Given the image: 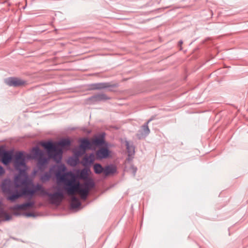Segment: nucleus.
Listing matches in <instances>:
<instances>
[{
	"mask_svg": "<svg viewBox=\"0 0 248 248\" xmlns=\"http://www.w3.org/2000/svg\"><path fill=\"white\" fill-rule=\"evenodd\" d=\"M34 204L33 202H28L21 204H17L15 205L13 209L14 210H26L29 208L31 207Z\"/></svg>",
	"mask_w": 248,
	"mask_h": 248,
	"instance_id": "obj_10",
	"label": "nucleus"
},
{
	"mask_svg": "<svg viewBox=\"0 0 248 248\" xmlns=\"http://www.w3.org/2000/svg\"><path fill=\"white\" fill-rule=\"evenodd\" d=\"M110 151L107 148L102 147L98 150L96 152V158L97 159L107 158L109 156Z\"/></svg>",
	"mask_w": 248,
	"mask_h": 248,
	"instance_id": "obj_7",
	"label": "nucleus"
},
{
	"mask_svg": "<svg viewBox=\"0 0 248 248\" xmlns=\"http://www.w3.org/2000/svg\"><path fill=\"white\" fill-rule=\"evenodd\" d=\"M182 44H183V41L182 40H180L178 43V45L181 46V45H182Z\"/></svg>",
	"mask_w": 248,
	"mask_h": 248,
	"instance_id": "obj_32",
	"label": "nucleus"
},
{
	"mask_svg": "<svg viewBox=\"0 0 248 248\" xmlns=\"http://www.w3.org/2000/svg\"><path fill=\"white\" fill-rule=\"evenodd\" d=\"M125 145L126 146L128 156H131L134 155L135 153L134 147L132 144H130L128 141H125Z\"/></svg>",
	"mask_w": 248,
	"mask_h": 248,
	"instance_id": "obj_21",
	"label": "nucleus"
},
{
	"mask_svg": "<svg viewBox=\"0 0 248 248\" xmlns=\"http://www.w3.org/2000/svg\"><path fill=\"white\" fill-rule=\"evenodd\" d=\"M133 169L134 175H135V173H136V170H137V169L133 167Z\"/></svg>",
	"mask_w": 248,
	"mask_h": 248,
	"instance_id": "obj_33",
	"label": "nucleus"
},
{
	"mask_svg": "<svg viewBox=\"0 0 248 248\" xmlns=\"http://www.w3.org/2000/svg\"><path fill=\"white\" fill-rule=\"evenodd\" d=\"M15 168L19 171V174L14 179L15 187L26 186L29 184V179L26 172L25 156L23 152H19L15 154Z\"/></svg>",
	"mask_w": 248,
	"mask_h": 248,
	"instance_id": "obj_2",
	"label": "nucleus"
},
{
	"mask_svg": "<svg viewBox=\"0 0 248 248\" xmlns=\"http://www.w3.org/2000/svg\"><path fill=\"white\" fill-rule=\"evenodd\" d=\"M38 161V165L41 166H43L47 163L48 159L44 157L43 156L39 157L37 158Z\"/></svg>",
	"mask_w": 248,
	"mask_h": 248,
	"instance_id": "obj_26",
	"label": "nucleus"
},
{
	"mask_svg": "<svg viewBox=\"0 0 248 248\" xmlns=\"http://www.w3.org/2000/svg\"><path fill=\"white\" fill-rule=\"evenodd\" d=\"M32 153L33 155V158L36 159L44 155L43 152L38 147H34L32 149Z\"/></svg>",
	"mask_w": 248,
	"mask_h": 248,
	"instance_id": "obj_19",
	"label": "nucleus"
},
{
	"mask_svg": "<svg viewBox=\"0 0 248 248\" xmlns=\"http://www.w3.org/2000/svg\"><path fill=\"white\" fill-rule=\"evenodd\" d=\"M33 190L34 191V193L36 192L39 191L40 194L43 196H45L46 194H47V191L45 190V189L43 187V186L39 184L35 186H33Z\"/></svg>",
	"mask_w": 248,
	"mask_h": 248,
	"instance_id": "obj_15",
	"label": "nucleus"
},
{
	"mask_svg": "<svg viewBox=\"0 0 248 248\" xmlns=\"http://www.w3.org/2000/svg\"><path fill=\"white\" fill-rule=\"evenodd\" d=\"M78 157H76L75 158H69V159L68 160L69 163L71 166H75L77 165V164L78 163Z\"/></svg>",
	"mask_w": 248,
	"mask_h": 248,
	"instance_id": "obj_27",
	"label": "nucleus"
},
{
	"mask_svg": "<svg viewBox=\"0 0 248 248\" xmlns=\"http://www.w3.org/2000/svg\"><path fill=\"white\" fill-rule=\"evenodd\" d=\"M116 171V168L113 165H109L104 168V174L107 176Z\"/></svg>",
	"mask_w": 248,
	"mask_h": 248,
	"instance_id": "obj_16",
	"label": "nucleus"
},
{
	"mask_svg": "<svg viewBox=\"0 0 248 248\" xmlns=\"http://www.w3.org/2000/svg\"><path fill=\"white\" fill-rule=\"evenodd\" d=\"M94 159V155L93 153L90 154L89 155H86L83 157L81 163L85 167H89L93 163Z\"/></svg>",
	"mask_w": 248,
	"mask_h": 248,
	"instance_id": "obj_8",
	"label": "nucleus"
},
{
	"mask_svg": "<svg viewBox=\"0 0 248 248\" xmlns=\"http://www.w3.org/2000/svg\"><path fill=\"white\" fill-rule=\"evenodd\" d=\"M93 169L95 173L96 174H100L102 172L104 173V168L100 164H95L93 166Z\"/></svg>",
	"mask_w": 248,
	"mask_h": 248,
	"instance_id": "obj_24",
	"label": "nucleus"
},
{
	"mask_svg": "<svg viewBox=\"0 0 248 248\" xmlns=\"http://www.w3.org/2000/svg\"><path fill=\"white\" fill-rule=\"evenodd\" d=\"M81 203L79 200L75 196H73L71 199V206L73 209L78 207Z\"/></svg>",
	"mask_w": 248,
	"mask_h": 248,
	"instance_id": "obj_23",
	"label": "nucleus"
},
{
	"mask_svg": "<svg viewBox=\"0 0 248 248\" xmlns=\"http://www.w3.org/2000/svg\"><path fill=\"white\" fill-rule=\"evenodd\" d=\"M70 141L68 139H63L58 143V146L51 142H46L42 143V146L47 150L49 158L53 159L56 162L59 163L62 158V150L59 146L64 147L69 146Z\"/></svg>",
	"mask_w": 248,
	"mask_h": 248,
	"instance_id": "obj_3",
	"label": "nucleus"
},
{
	"mask_svg": "<svg viewBox=\"0 0 248 248\" xmlns=\"http://www.w3.org/2000/svg\"><path fill=\"white\" fill-rule=\"evenodd\" d=\"M93 97L96 101L106 100L109 99V98L107 97L105 94L104 93L97 94Z\"/></svg>",
	"mask_w": 248,
	"mask_h": 248,
	"instance_id": "obj_25",
	"label": "nucleus"
},
{
	"mask_svg": "<svg viewBox=\"0 0 248 248\" xmlns=\"http://www.w3.org/2000/svg\"><path fill=\"white\" fill-rule=\"evenodd\" d=\"M1 189L4 193L10 195L7 196V199L12 202H15L22 196L21 192L18 191L17 188L15 187L13 191L11 189V186L10 184V182L7 181L3 182L1 185Z\"/></svg>",
	"mask_w": 248,
	"mask_h": 248,
	"instance_id": "obj_4",
	"label": "nucleus"
},
{
	"mask_svg": "<svg viewBox=\"0 0 248 248\" xmlns=\"http://www.w3.org/2000/svg\"><path fill=\"white\" fill-rule=\"evenodd\" d=\"M85 150H83L80 148V149H78V150H75V154L76 155H77V156H79L82 155L83 154H84L85 153Z\"/></svg>",
	"mask_w": 248,
	"mask_h": 248,
	"instance_id": "obj_28",
	"label": "nucleus"
},
{
	"mask_svg": "<svg viewBox=\"0 0 248 248\" xmlns=\"http://www.w3.org/2000/svg\"><path fill=\"white\" fill-rule=\"evenodd\" d=\"M80 148L85 151L87 149H90V142L86 139L81 140L80 141Z\"/></svg>",
	"mask_w": 248,
	"mask_h": 248,
	"instance_id": "obj_17",
	"label": "nucleus"
},
{
	"mask_svg": "<svg viewBox=\"0 0 248 248\" xmlns=\"http://www.w3.org/2000/svg\"><path fill=\"white\" fill-rule=\"evenodd\" d=\"M4 172L5 171L3 168L1 166H0V176L2 175Z\"/></svg>",
	"mask_w": 248,
	"mask_h": 248,
	"instance_id": "obj_29",
	"label": "nucleus"
},
{
	"mask_svg": "<svg viewBox=\"0 0 248 248\" xmlns=\"http://www.w3.org/2000/svg\"><path fill=\"white\" fill-rule=\"evenodd\" d=\"M2 157V162L4 165L8 164L12 160V154L10 152L6 151L3 154Z\"/></svg>",
	"mask_w": 248,
	"mask_h": 248,
	"instance_id": "obj_12",
	"label": "nucleus"
},
{
	"mask_svg": "<svg viewBox=\"0 0 248 248\" xmlns=\"http://www.w3.org/2000/svg\"><path fill=\"white\" fill-rule=\"evenodd\" d=\"M66 168L64 165H61L59 168V170L56 173V177L58 181L64 183V189L69 195H73L76 192L80 195L81 199H86L89 190L94 186L93 180L91 178L84 180L83 184H80L79 182H76L75 175L71 172L62 173L64 172Z\"/></svg>",
	"mask_w": 248,
	"mask_h": 248,
	"instance_id": "obj_1",
	"label": "nucleus"
},
{
	"mask_svg": "<svg viewBox=\"0 0 248 248\" xmlns=\"http://www.w3.org/2000/svg\"><path fill=\"white\" fill-rule=\"evenodd\" d=\"M151 121L149 120L146 124L143 125L141 127V129L139 131V133L137 134V136L139 139H143L145 138L150 133V129L148 126V123Z\"/></svg>",
	"mask_w": 248,
	"mask_h": 248,
	"instance_id": "obj_9",
	"label": "nucleus"
},
{
	"mask_svg": "<svg viewBox=\"0 0 248 248\" xmlns=\"http://www.w3.org/2000/svg\"><path fill=\"white\" fill-rule=\"evenodd\" d=\"M0 217L4 221H8L11 219L12 215L7 213L5 210H0Z\"/></svg>",
	"mask_w": 248,
	"mask_h": 248,
	"instance_id": "obj_20",
	"label": "nucleus"
},
{
	"mask_svg": "<svg viewBox=\"0 0 248 248\" xmlns=\"http://www.w3.org/2000/svg\"><path fill=\"white\" fill-rule=\"evenodd\" d=\"M26 216L28 217H34V215L32 213H27V214H26Z\"/></svg>",
	"mask_w": 248,
	"mask_h": 248,
	"instance_id": "obj_31",
	"label": "nucleus"
},
{
	"mask_svg": "<svg viewBox=\"0 0 248 248\" xmlns=\"http://www.w3.org/2000/svg\"><path fill=\"white\" fill-rule=\"evenodd\" d=\"M5 82L10 86L17 87L23 85L24 81L18 78L11 77L5 79Z\"/></svg>",
	"mask_w": 248,
	"mask_h": 248,
	"instance_id": "obj_6",
	"label": "nucleus"
},
{
	"mask_svg": "<svg viewBox=\"0 0 248 248\" xmlns=\"http://www.w3.org/2000/svg\"><path fill=\"white\" fill-rule=\"evenodd\" d=\"M104 133L101 134L92 140V143L96 145H103L104 143Z\"/></svg>",
	"mask_w": 248,
	"mask_h": 248,
	"instance_id": "obj_13",
	"label": "nucleus"
},
{
	"mask_svg": "<svg viewBox=\"0 0 248 248\" xmlns=\"http://www.w3.org/2000/svg\"><path fill=\"white\" fill-rule=\"evenodd\" d=\"M111 85L107 82L97 83L91 85V89L92 90H101L111 87Z\"/></svg>",
	"mask_w": 248,
	"mask_h": 248,
	"instance_id": "obj_11",
	"label": "nucleus"
},
{
	"mask_svg": "<svg viewBox=\"0 0 248 248\" xmlns=\"http://www.w3.org/2000/svg\"><path fill=\"white\" fill-rule=\"evenodd\" d=\"M90 171L89 168H87V167H85V168L83 169L79 173V178L83 180L87 179L88 178L89 172Z\"/></svg>",
	"mask_w": 248,
	"mask_h": 248,
	"instance_id": "obj_18",
	"label": "nucleus"
},
{
	"mask_svg": "<svg viewBox=\"0 0 248 248\" xmlns=\"http://www.w3.org/2000/svg\"><path fill=\"white\" fill-rule=\"evenodd\" d=\"M5 152L4 150L0 148V156H2Z\"/></svg>",
	"mask_w": 248,
	"mask_h": 248,
	"instance_id": "obj_30",
	"label": "nucleus"
},
{
	"mask_svg": "<svg viewBox=\"0 0 248 248\" xmlns=\"http://www.w3.org/2000/svg\"><path fill=\"white\" fill-rule=\"evenodd\" d=\"M20 192L22 194V196L26 195L32 197L34 194V191L33 189H29L26 187L23 188Z\"/></svg>",
	"mask_w": 248,
	"mask_h": 248,
	"instance_id": "obj_22",
	"label": "nucleus"
},
{
	"mask_svg": "<svg viewBox=\"0 0 248 248\" xmlns=\"http://www.w3.org/2000/svg\"><path fill=\"white\" fill-rule=\"evenodd\" d=\"M45 196H47L51 203L59 205L63 199L64 196L62 191H58L54 193L47 192Z\"/></svg>",
	"mask_w": 248,
	"mask_h": 248,
	"instance_id": "obj_5",
	"label": "nucleus"
},
{
	"mask_svg": "<svg viewBox=\"0 0 248 248\" xmlns=\"http://www.w3.org/2000/svg\"><path fill=\"white\" fill-rule=\"evenodd\" d=\"M52 169H50L49 171L46 172L44 174H42L40 176V180L43 183H45L48 181L52 176Z\"/></svg>",
	"mask_w": 248,
	"mask_h": 248,
	"instance_id": "obj_14",
	"label": "nucleus"
}]
</instances>
